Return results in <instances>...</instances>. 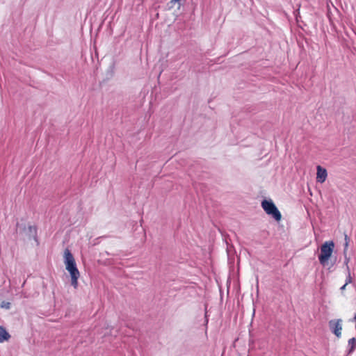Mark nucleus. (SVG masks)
<instances>
[{"instance_id":"f8f14e48","label":"nucleus","mask_w":356,"mask_h":356,"mask_svg":"<svg viewBox=\"0 0 356 356\" xmlns=\"http://www.w3.org/2000/svg\"><path fill=\"white\" fill-rule=\"evenodd\" d=\"M353 282V278L351 277V274H347V277L346 279V284H350Z\"/></svg>"},{"instance_id":"20e7f679","label":"nucleus","mask_w":356,"mask_h":356,"mask_svg":"<svg viewBox=\"0 0 356 356\" xmlns=\"http://www.w3.org/2000/svg\"><path fill=\"white\" fill-rule=\"evenodd\" d=\"M65 268L70 274L72 286H73L74 289H76L78 286V279L80 276V273L76 267V264H75Z\"/></svg>"},{"instance_id":"2eb2a0df","label":"nucleus","mask_w":356,"mask_h":356,"mask_svg":"<svg viewBox=\"0 0 356 356\" xmlns=\"http://www.w3.org/2000/svg\"><path fill=\"white\" fill-rule=\"evenodd\" d=\"M347 284H346V283L340 288V289L341 291H343L346 289V287Z\"/></svg>"},{"instance_id":"39448f33","label":"nucleus","mask_w":356,"mask_h":356,"mask_svg":"<svg viewBox=\"0 0 356 356\" xmlns=\"http://www.w3.org/2000/svg\"><path fill=\"white\" fill-rule=\"evenodd\" d=\"M317 173H316V181L319 183H323L327 176V172L325 168L321 167V165H318L316 168Z\"/></svg>"},{"instance_id":"7ed1b4c3","label":"nucleus","mask_w":356,"mask_h":356,"mask_svg":"<svg viewBox=\"0 0 356 356\" xmlns=\"http://www.w3.org/2000/svg\"><path fill=\"white\" fill-rule=\"evenodd\" d=\"M330 331L337 337H341L342 320L341 318L332 319L328 322Z\"/></svg>"},{"instance_id":"6e6552de","label":"nucleus","mask_w":356,"mask_h":356,"mask_svg":"<svg viewBox=\"0 0 356 356\" xmlns=\"http://www.w3.org/2000/svg\"><path fill=\"white\" fill-rule=\"evenodd\" d=\"M348 350L347 352V355H350L353 353L355 349L356 348V339L353 337L348 340Z\"/></svg>"},{"instance_id":"9d476101","label":"nucleus","mask_w":356,"mask_h":356,"mask_svg":"<svg viewBox=\"0 0 356 356\" xmlns=\"http://www.w3.org/2000/svg\"><path fill=\"white\" fill-rule=\"evenodd\" d=\"M344 240H345V243H344V250H343V253L346 252L347 251V249H348V247L349 245V242H350V238L348 236L347 234H345V236H344Z\"/></svg>"},{"instance_id":"f03ea898","label":"nucleus","mask_w":356,"mask_h":356,"mask_svg":"<svg viewBox=\"0 0 356 356\" xmlns=\"http://www.w3.org/2000/svg\"><path fill=\"white\" fill-rule=\"evenodd\" d=\"M261 207L268 215H270L276 221H280L282 215L275 204L272 200H264L261 202Z\"/></svg>"},{"instance_id":"0eeeda50","label":"nucleus","mask_w":356,"mask_h":356,"mask_svg":"<svg viewBox=\"0 0 356 356\" xmlns=\"http://www.w3.org/2000/svg\"><path fill=\"white\" fill-rule=\"evenodd\" d=\"M10 338V334L7 332L5 327L0 326V343L8 341Z\"/></svg>"},{"instance_id":"9b49d317","label":"nucleus","mask_w":356,"mask_h":356,"mask_svg":"<svg viewBox=\"0 0 356 356\" xmlns=\"http://www.w3.org/2000/svg\"><path fill=\"white\" fill-rule=\"evenodd\" d=\"M0 307L3 309H9L10 308V302L3 301L1 302Z\"/></svg>"},{"instance_id":"1a4fd4ad","label":"nucleus","mask_w":356,"mask_h":356,"mask_svg":"<svg viewBox=\"0 0 356 356\" xmlns=\"http://www.w3.org/2000/svg\"><path fill=\"white\" fill-rule=\"evenodd\" d=\"M28 236L29 238L33 237L36 238L37 236V227L35 226L29 225L28 227Z\"/></svg>"},{"instance_id":"423d86ee","label":"nucleus","mask_w":356,"mask_h":356,"mask_svg":"<svg viewBox=\"0 0 356 356\" xmlns=\"http://www.w3.org/2000/svg\"><path fill=\"white\" fill-rule=\"evenodd\" d=\"M64 263L65 267L72 266L76 264L74 258L69 249H65L64 251Z\"/></svg>"},{"instance_id":"f257e3e1","label":"nucleus","mask_w":356,"mask_h":356,"mask_svg":"<svg viewBox=\"0 0 356 356\" xmlns=\"http://www.w3.org/2000/svg\"><path fill=\"white\" fill-rule=\"evenodd\" d=\"M334 248V243L332 241H325L321 246V253L318 255V260L322 266H325L327 264L333 252Z\"/></svg>"},{"instance_id":"4468645a","label":"nucleus","mask_w":356,"mask_h":356,"mask_svg":"<svg viewBox=\"0 0 356 356\" xmlns=\"http://www.w3.org/2000/svg\"><path fill=\"white\" fill-rule=\"evenodd\" d=\"M346 267L347 274L350 273V269L349 266H348H348H346Z\"/></svg>"},{"instance_id":"dca6fc26","label":"nucleus","mask_w":356,"mask_h":356,"mask_svg":"<svg viewBox=\"0 0 356 356\" xmlns=\"http://www.w3.org/2000/svg\"><path fill=\"white\" fill-rule=\"evenodd\" d=\"M180 0H171V3H177L179 2Z\"/></svg>"},{"instance_id":"ddd939ff","label":"nucleus","mask_w":356,"mask_h":356,"mask_svg":"<svg viewBox=\"0 0 356 356\" xmlns=\"http://www.w3.org/2000/svg\"><path fill=\"white\" fill-rule=\"evenodd\" d=\"M349 261H350V258L346 256V254L345 252L344 253V264L346 266H348Z\"/></svg>"}]
</instances>
